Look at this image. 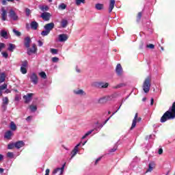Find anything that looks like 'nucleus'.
<instances>
[{"label":"nucleus","mask_w":175,"mask_h":175,"mask_svg":"<svg viewBox=\"0 0 175 175\" xmlns=\"http://www.w3.org/2000/svg\"><path fill=\"white\" fill-rule=\"evenodd\" d=\"M175 118V102L172 105L171 111H167L161 118V122H166L168 120H174Z\"/></svg>","instance_id":"nucleus-1"},{"label":"nucleus","mask_w":175,"mask_h":175,"mask_svg":"<svg viewBox=\"0 0 175 175\" xmlns=\"http://www.w3.org/2000/svg\"><path fill=\"white\" fill-rule=\"evenodd\" d=\"M143 90L144 92L147 94L148 92H150V88H151V78L147 77L143 83Z\"/></svg>","instance_id":"nucleus-2"},{"label":"nucleus","mask_w":175,"mask_h":175,"mask_svg":"<svg viewBox=\"0 0 175 175\" xmlns=\"http://www.w3.org/2000/svg\"><path fill=\"white\" fill-rule=\"evenodd\" d=\"M142 121V118H139L138 113H135L134 119L133 120L132 125L131 127V130L134 129L136 127V123L140 122Z\"/></svg>","instance_id":"nucleus-3"},{"label":"nucleus","mask_w":175,"mask_h":175,"mask_svg":"<svg viewBox=\"0 0 175 175\" xmlns=\"http://www.w3.org/2000/svg\"><path fill=\"white\" fill-rule=\"evenodd\" d=\"M9 17L12 18V20H14V21H17L18 20V16H17V14L13 10H10Z\"/></svg>","instance_id":"nucleus-4"},{"label":"nucleus","mask_w":175,"mask_h":175,"mask_svg":"<svg viewBox=\"0 0 175 175\" xmlns=\"http://www.w3.org/2000/svg\"><path fill=\"white\" fill-rule=\"evenodd\" d=\"M36 51H38V48H36V44H33L32 48H28L27 54L28 55H31V54H36Z\"/></svg>","instance_id":"nucleus-5"},{"label":"nucleus","mask_w":175,"mask_h":175,"mask_svg":"<svg viewBox=\"0 0 175 175\" xmlns=\"http://www.w3.org/2000/svg\"><path fill=\"white\" fill-rule=\"evenodd\" d=\"M81 145V143H79L77 146H75V147L71 152V159L73 158L74 157H76V155L77 154V152H79V147H80Z\"/></svg>","instance_id":"nucleus-6"},{"label":"nucleus","mask_w":175,"mask_h":175,"mask_svg":"<svg viewBox=\"0 0 175 175\" xmlns=\"http://www.w3.org/2000/svg\"><path fill=\"white\" fill-rule=\"evenodd\" d=\"M8 18V10L5 8H1V20L3 21H6Z\"/></svg>","instance_id":"nucleus-7"},{"label":"nucleus","mask_w":175,"mask_h":175,"mask_svg":"<svg viewBox=\"0 0 175 175\" xmlns=\"http://www.w3.org/2000/svg\"><path fill=\"white\" fill-rule=\"evenodd\" d=\"M69 36H68L67 34H65V33L59 34L58 36V40L59 42H66Z\"/></svg>","instance_id":"nucleus-8"},{"label":"nucleus","mask_w":175,"mask_h":175,"mask_svg":"<svg viewBox=\"0 0 175 175\" xmlns=\"http://www.w3.org/2000/svg\"><path fill=\"white\" fill-rule=\"evenodd\" d=\"M65 169V163L62 165V167L61 168L58 167L55 169L52 174H56L58 173V172H59V175H62L64 174V170Z\"/></svg>","instance_id":"nucleus-9"},{"label":"nucleus","mask_w":175,"mask_h":175,"mask_svg":"<svg viewBox=\"0 0 175 175\" xmlns=\"http://www.w3.org/2000/svg\"><path fill=\"white\" fill-rule=\"evenodd\" d=\"M116 72L118 76H122L124 73V71L122 70V66H121V64H118L116 68Z\"/></svg>","instance_id":"nucleus-10"},{"label":"nucleus","mask_w":175,"mask_h":175,"mask_svg":"<svg viewBox=\"0 0 175 175\" xmlns=\"http://www.w3.org/2000/svg\"><path fill=\"white\" fill-rule=\"evenodd\" d=\"M32 96H33V94H32V93L27 94V95H25L23 96V99H25V103H29V102H31V100L32 99Z\"/></svg>","instance_id":"nucleus-11"},{"label":"nucleus","mask_w":175,"mask_h":175,"mask_svg":"<svg viewBox=\"0 0 175 175\" xmlns=\"http://www.w3.org/2000/svg\"><path fill=\"white\" fill-rule=\"evenodd\" d=\"M41 17L45 21H49V20H50V18L51 17V14H50V13H49V12H43L41 14Z\"/></svg>","instance_id":"nucleus-12"},{"label":"nucleus","mask_w":175,"mask_h":175,"mask_svg":"<svg viewBox=\"0 0 175 175\" xmlns=\"http://www.w3.org/2000/svg\"><path fill=\"white\" fill-rule=\"evenodd\" d=\"M31 81L34 83L35 85L38 84V75L35 73H32L30 76Z\"/></svg>","instance_id":"nucleus-13"},{"label":"nucleus","mask_w":175,"mask_h":175,"mask_svg":"<svg viewBox=\"0 0 175 175\" xmlns=\"http://www.w3.org/2000/svg\"><path fill=\"white\" fill-rule=\"evenodd\" d=\"M154 169H155V163L154 161H152L148 165V168L146 170V173L152 172Z\"/></svg>","instance_id":"nucleus-14"},{"label":"nucleus","mask_w":175,"mask_h":175,"mask_svg":"<svg viewBox=\"0 0 175 175\" xmlns=\"http://www.w3.org/2000/svg\"><path fill=\"white\" fill-rule=\"evenodd\" d=\"M44 28L45 30L49 31L50 32L54 28V23H48L44 25Z\"/></svg>","instance_id":"nucleus-15"},{"label":"nucleus","mask_w":175,"mask_h":175,"mask_svg":"<svg viewBox=\"0 0 175 175\" xmlns=\"http://www.w3.org/2000/svg\"><path fill=\"white\" fill-rule=\"evenodd\" d=\"M97 87H98V88H107L109 87V83L98 82Z\"/></svg>","instance_id":"nucleus-16"},{"label":"nucleus","mask_w":175,"mask_h":175,"mask_svg":"<svg viewBox=\"0 0 175 175\" xmlns=\"http://www.w3.org/2000/svg\"><path fill=\"white\" fill-rule=\"evenodd\" d=\"M115 5H116V0H110L109 7V13H111V12H113V10L114 9Z\"/></svg>","instance_id":"nucleus-17"},{"label":"nucleus","mask_w":175,"mask_h":175,"mask_svg":"<svg viewBox=\"0 0 175 175\" xmlns=\"http://www.w3.org/2000/svg\"><path fill=\"white\" fill-rule=\"evenodd\" d=\"M74 93L76 95H81L82 96H85V95H87V93H85V92H84L83 90H74Z\"/></svg>","instance_id":"nucleus-18"},{"label":"nucleus","mask_w":175,"mask_h":175,"mask_svg":"<svg viewBox=\"0 0 175 175\" xmlns=\"http://www.w3.org/2000/svg\"><path fill=\"white\" fill-rule=\"evenodd\" d=\"M31 38L29 37H26L25 38V46L27 49H29V46L31 44Z\"/></svg>","instance_id":"nucleus-19"},{"label":"nucleus","mask_w":175,"mask_h":175,"mask_svg":"<svg viewBox=\"0 0 175 175\" xmlns=\"http://www.w3.org/2000/svg\"><path fill=\"white\" fill-rule=\"evenodd\" d=\"M30 26L31 29L36 31V29H38V27H39V24H38L36 21H32L30 24Z\"/></svg>","instance_id":"nucleus-20"},{"label":"nucleus","mask_w":175,"mask_h":175,"mask_svg":"<svg viewBox=\"0 0 175 175\" xmlns=\"http://www.w3.org/2000/svg\"><path fill=\"white\" fill-rule=\"evenodd\" d=\"M24 142L23 141H19V142H17L14 144V146L16 147V148H21V147H24Z\"/></svg>","instance_id":"nucleus-21"},{"label":"nucleus","mask_w":175,"mask_h":175,"mask_svg":"<svg viewBox=\"0 0 175 175\" xmlns=\"http://www.w3.org/2000/svg\"><path fill=\"white\" fill-rule=\"evenodd\" d=\"M109 100V96H104L98 99V103H106Z\"/></svg>","instance_id":"nucleus-22"},{"label":"nucleus","mask_w":175,"mask_h":175,"mask_svg":"<svg viewBox=\"0 0 175 175\" xmlns=\"http://www.w3.org/2000/svg\"><path fill=\"white\" fill-rule=\"evenodd\" d=\"M60 24L62 28H66V27H68V20L66 19L62 20Z\"/></svg>","instance_id":"nucleus-23"},{"label":"nucleus","mask_w":175,"mask_h":175,"mask_svg":"<svg viewBox=\"0 0 175 175\" xmlns=\"http://www.w3.org/2000/svg\"><path fill=\"white\" fill-rule=\"evenodd\" d=\"M104 8H105V5L101 3H97L95 5V8L96 9V10H103Z\"/></svg>","instance_id":"nucleus-24"},{"label":"nucleus","mask_w":175,"mask_h":175,"mask_svg":"<svg viewBox=\"0 0 175 175\" xmlns=\"http://www.w3.org/2000/svg\"><path fill=\"white\" fill-rule=\"evenodd\" d=\"M0 35L2 38H4V39H8V31L5 30H1L0 32Z\"/></svg>","instance_id":"nucleus-25"},{"label":"nucleus","mask_w":175,"mask_h":175,"mask_svg":"<svg viewBox=\"0 0 175 175\" xmlns=\"http://www.w3.org/2000/svg\"><path fill=\"white\" fill-rule=\"evenodd\" d=\"M9 104V98L8 97H4L3 98V107H6Z\"/></svg>","instance_id":"nucleus-26"},{"label":"nucleus","mask_w":175,"mask_h":175,"mask_svg":"<svg viewBox=\"0 0 175 175\" xmlns=\"http://www.w3.org/2000/svg\"><path fill=\"white\" fill-rule=\"evenodd\" d=\"M13 136V133L11 131H8L5 134V139H10Z\"/></svg>","instance_id":"nucleus-27"},{"label":"nucleus","mask_w":175,"mask_h":175,"mask_svg":"<svg viewBox=\"0 0 175 175\" xmlns=\"http://www.w3.org/2000/svg\"><path fill=\"white\" fill-rule=\"evenodd\" d=\"M8 88V85H6L5 83H4L2 85H0V96H2V91H3V90H6Z\"/></svg>","instance_id":"nucleus-28"},{"label":"nucleus","mask_w":175,"mask_h":175,"mask_svg":"<svg viewBox=\"0 0 175 175\" xmlns=\"http://www.w3.org/2000/svg\"><path fill=\"white\" fill-rule=\"evenodd\" d=\"M6 79V75H5V73H1L0 75V84L5 82V80Z\"/></svg>","instance_id":"nucleus-29"},{"label":"nucleus","mask_w":175,"mask_h":175,"mask_svg":"<svg viewBox=\"0 0 175 175\" xmlns=\"http://www.w3.org/2000/svg\"><path fill=\"white\" fill-rule=\"evenodd\" d=\"M59 10H65L66 9V4L62 3L58 6Z\"/></svg>","instance_id":"nucleus-30"},{"label":"nucleus","mask_w":175,"mask_h":175,"mask_svg":"<svg viewBox=\"0 0 175 175\" xmlns=\"http://www.w3.org/2000/svg\"><path fill=\"white\" fill-rule=\"evenodd\" d=\"M14 49H16V45H14L13 44H9V46H8V51L13 52Z\"/></svg>","instance_id":"nucleus-31"},{"label":"nucleus","mask_w":175,"mask_h":175,"mask_svg":"<svg viewBox=\"0 0 175 175\" xmlns=\"http://www.w3.org/2000/svg\"><path fill=\"white\" fill-rule=\"evenodd\" d=\"M10 128L12 131H16L17 126H16V124H14L13 122H11Z\"/></svg>","instance_id":"nucleus-32"},{"label":"nucleus","mask_w":175,"mask_h":175,"mask_svg":"<svg viewBox=\"0 0 175 175\" xmlns=\"http://www.w3.org/2000/svg\"><path fill=\"white\" fill-rule=\"evenodd\" d=\"M77 6H80L81 3H85V0H75Z\"/></svg>","instance_id":"nucleus-33"},{"label":"nucleus","mask_w":175,"mask_h":175,"mask_svg":"<svg viewBox=\"0 0 175 175\" xmlns=\"http://www.w3.org/2000/svg\"><path fill=\"white\" fill-rule=\"evenodd\" d=\"M12 32H14L16 36H21V32L18 31V30L13 29Z\"/></svg>","instance_id":"nucleus-34"},{"label":"nucleus","mask_w":175,"mask_h":175,"mask_svg":"<svg viewBox=\"0 0 175 175\" xmlns=\"http://www.w3.org/2000/svg\"><path fill=\"white\" fill-rule=\"evenodd\" d=\"M39 76L42 78V79H47V75H46V72H41L39 73Z\"/></svg>","instance_id":"nucleus-35"},{"label":"nucleus","mask_w":175,"mask_h":175,"mask_svg":"<svg viewBox=\"0 0 175 175\" xmlns=\"http://www.w3.org/2000/svg\"><path fill=\"white\" fill-rule=\"evenodd\" d=\"M29 109H30L31 111H33V112H35V111H36V110H38L36 105H30Z\"/></svg>","instance_id":"nucleus-36"},{"label":"nucleus","mask_w":175,"mask_h":175,"mask_svg":"<svg viewBox=\"0 0 175 175\" xmlns=\"http://www.w3.org/2000/svg\"><path fill=\"white\" fill-rule=\"evenodd\" d=\"M28 66V61L25 60L22 62L21 68H26Z\"/></svg>","instance_id":"nucleus-37"},{"label":"nucleus","mask_w":175,"mask_h":175,"mask_svg":"<svg viewBox=\"0 0 175 175\" xmlns=\"http://www.w3.org/2000/svg\"><path fill=\"white\" fill-rule=\"evenodd\" d=\"M49 33H50V31L48 30L42 31L41 32L42 36H47V35H49Z\"/></svg>","instance_id":"nucleus-38"},{"label":"nucleus","mask_w":175,"mask_h":175,"mask_svg":"<svg viewBox=\"0 0 175 175\" xmlns=\"http://www.w3.org/2000/svg\"><path fill=\"white\" fill-rule=\"evenodd\" d=\"M102 128H103V124L98 125L96 128H94V131L99 132V131H100V129H102Z\"/></svg>","instance_id":"nucleus-39"},{"label":"nucleus","mask_w":175,"mask_h":175,"mask_svg":"<svg viewBox=\"0 0 175 175\" xmlns=\"http://www.w3.org/2000/svg\"><path fill=\"white\" fill-rule=\"evenodd\" d=\"M21 72L23 75H26L27 73V68L24 67H21Z\"/></svg>","instance_id":"nucleus-40"},{"label":"nucleus","mask_w":175,"mask_h":175,"mask_svg":"<svg viewBox=\"0 0 175 175\" xmlns=\"http://www.w3.org/2000/svg\"><path fill=\"white\" fill-rule=\"evenodd\" d=\"M7 157H8V158H14V153L9 152L7 153Z\"/></svg>","instance_id":"nucleus-41"},{"label":"nucleus","mask_w":175,"mask_h":175,"mask_svg":"<svg viewBox=\"0 0 175 175\" xmlns=\"http://www.w3.org/2000/svg\"><path fill=\"white\" fill-rule=\"evenodd\" d=\"M50 51L52 54H57L58 53V50L55 49H51Z\"/></svg>","instance_id":"nucleus-42"},{"label":"nucleus","mask_w":175,"mask_h":175,"mask_svg":"<svg viewBox=\"0 0 175 175\" xmlns=\"http://www.w3.org/2000/svg\"><path fill=\"white\" fill-rule=\"evenodd\" d=\"M14 147H15L14 144H8V150H13Z\"/></svg>","instance_id":"nucleus-43"},{"label":"nucleus","mask_w":175,"mask_h":175,"mask_svg":"<svg viewBox=\"0 0 175 175\" xmlns=\"http://www.w3.org/2000/svg\"><path fill=\"white\" fill-rule=\"evenodd\" d=\"M5 47H6V45L2 42H0V52L2 51Z\"/></svg>","instance_id":"nucleus-44"},{"label":"nucleus","mask_w":175,"mask_h":175,"mask_svg":"<svg viewBox=\"0 0 175 175\" xmlns=\"http://www.w3.org/2000/svg\"><path fill=\"white\" fill-rule=\"evenodd\" d=\"M1 55L4 58H8V57H9V54H8L7 52H2Z\"/></svg>","instance_id":"nucleus-45"},{"label":"nucleus","mask_w":175,"mask_h":175,"mask_svg":"<svg viewBox=\"0 0 175 175\" xmlns=\"http://www.w3.org/2000/svg\"><path fill=\"white\" fill-rule=\"evenodd\" d=\"M25 12H26V16H29V14H31V10H29V8H26L25 9Z\"/></svg>","instance_id":"nucleus-46"},{"label":"nucleus","mask_w":175,"mask_h":175,"mask_svg":"<svg viewBox=\"0 0 175 175\" xmlns=\"http://www.w3.org/2000/svg\"><path fill=\"white\" fill-rule=\"evenodd\" d=\"M118 111H116L113 112V113H112V116H111L107 120H105V122H104V125H105V124H106V123L107 122V121H109V120H110V118H111V117H113V116H114V114H116Z\"/></svg>","instance_id":"nucleus-47"},{"label":"nucleus","mask_w":175,"mask_h":175,"mask_svg":"<svg viewBox=\"0 0 175 175\" xmlns=\"http://www.w3.org/2000/svg\"><path fill=\"white\" fill-rule=\"evenodd\" d=\"M52 61L53 62H58V61H59V58L57 57H53L52 58Z\"/></svg>","instance_id":"nucleus-48"},{"label":"nucleus","mask_w":175,"mask_h":175,"mask_svg":"<svg viewBox=\"0 0 175 175\" xmlns=\"http://www.w3.org/2000/svg\"><path fill=\"white\" fill-rule=\"evenodd\" d=\"M146 47H148V49H154L155 46L152 44H148Z\"/></svg>","instance_id":"nucleus-49"},{"label":"nucleus","mask_w":175,"mask_h":175,"mask_svg":"<svg viewBox=\"0 0 175 175\" xmlns=\"http://www.w3.org/2000/svg\"><path fill=\"white\" fill-rule=\"evenodd\" d=\"M94 131H95V130L93 129V130H90V131H88V132L85 133L86 136H90V135H91V133H92L94 132Z\"/></svg>","instance_id":"nucleus-50"},{"label":"nucleus","mask_w":175,"mask_h":175,"mask_svg":"<svg viewBox=\"0 0 175 175\" xmlns=\"http://www.w3.org/2000/svg\"><path fill=\"white\" fill-rule=\"evenodd\" d=\"M41 10L43 12L49 10V7L48 6H44L41 8Z\"/></svg>","instance_id":"nucleus-51"},{"label":"nucleus","mask_w":175,"mask_h":175,"mask_svg":"<svg viewBox=\"0 0 175 175\" xmlns=\"http://www.w3.org/2000/svg\"><path fill=\"white\" fill-rule=\"evenodd\" d=\"M142 18V12H139L137 15V20H140Z\"/></svg>","instance_id":"nucleus-52"},{"label":"nucleus","mask_w":175,"mask_h":175,"mask_svg":"<svg viewBox=\"0 0 175 175\" xmlns=\"http://www.w3.org/2000/svg\"><path fill=\"white\" fill-rule=\"evenodd\" d=\"M8 0H2L1 1V3L2 5H8V2H7Z\"/></svg>","instance_id":"nucleus-53"},{"label":"nucleus","mask_w":175,"mask_h":175,"mask_svg":"<svg viewBox=\"0 0 175 175\" xmlns=\"http://www.w3.org/2000/svg\"><path fill=\"white\" fill-rule=\"evenodd\" d=\"M163 152V150L162 148H160V149L159 150L158 154H159V155H161V154H162Z\"/></svg>","instance_id":"nucleus-54"},{"label":"nucleus","mask_w":175,"mask_h":175,"mask_svg":"<svg viewBox=\"0 0 175 175\" xmlns=\"http://www.w3.org/2000/svg\"><path fill=\"white\" fill-rule=\"evenodd\" d=\"M38 46L40 47H42V46H43V42L42 41H40V40H38Z\"/></svg>","instance_id":"nucleus-55"},{"label":"nucleus","mask_w":175,"mask_h":175,"mask_svg":"<svg viewBox=\"0 0 175 175\" xmlns=\"http://www.w3.org/2000/svg\"><path fill=\"white\" fill-rule=\"evenodd\" d=\"M75 70L77 73H80L81 72V70H80V68H79L78 67L76 68Z\"/></svg>","instance_id":"nucleus-56"},{"label":"nucleus","mask_w":175,"mask_h":175,"mask_svg":"<svg viewBox=\"0 0 175 175\" xmlns=\"http://www.w3.org/2000/svg\"><path fill=\"white\" fill-rule=\"evenodd\" d=\"M31 120H32V116H28V117L26 118V121H31Z\"/></svg>","instance_id":"nucleus-57"},{"label":"nucleus","mask_w":175,"mask_h":175,"mask_svg":"<svg viewBox=\"0 0 175 175\" xmlns=\"http://www.w3.org/2000/svg\"><path fill=\"white\" fill-rule=\"evenodd\" d=\"M99 161H100V158H98L96 160L95 165H98V162H99Z\"/></svg>","instance_id":"nucleus-58"},{"label":"nucleus","mask_w":175,"mask_h":175,"mask_svg":"<svg viewBox=\"0 0 175 175\" xmlns=\"http://www.w3.org/2000/svg\"><path fill=\"white\" fill-rule=\"evenodd\" d=\"M149 137V139H154V137H155V135H149V137Z\"/></svg>","instance_id":"nucleus-59"},{"label":"nucleus","mask_w":175,"mask_h":175,"mask_svg":"<svg viewBox=\"0 0 175 175\" xmlns=\"http://www.w3.org/2000/svg\"><path fill=\"white\" fill-rule=\"evenodd\" d=\"M151 106L154 105V98H151V102H150Z\"/></svg>","instance_id":"nucleus-60"},{"label":"nucleus","mask_w":175,"mask_h":175,"mask_svg":"<svg viewBox=\"0 0 175 175\" xmlns=\"http://www.w3.org/2000/svg\"><path fill=\"white\" fill-rule=\"evenodd\" d=\"M15 100H20V98L18 96H16L15 97Z\"/></svg>","instance_id":"nucleus-61"},{"label":"nucleus","mask_w":175,"mask_h":175,"mask_svg":"<svg viewBox=\"0 0 175 175\" xmlns=\"http://www.w3.org/2000/svg\"><path fill=\"white\" fill-rule=\"evenodd\" d=\"M3 159V155L0 154V161H2Z\"/></svg>","instance_id":"nucleus-62"},{"label":"nucleus","mask_w":175,"mask_h":175,"mask_svg":"<svg viewBox=\"0 0 175 175\" xmlns=\"http://www.w3.org/2000/svg\"><path fill=\"white\" fill-rule=\"evenodd\" d=\"M87 136H88V135H86V134H85L84 136L82 137V139H85V137H87Z\"/></svg>","instance_id":"nucleus-63"},{"label":"nucleus","mask_w":175,"mask_h":175,"mask_svg":"<svg viewBox=\"0 0 175 175\" xmlns=\"http://www.w3.org/2000/svg\"><path fill=\"white\" fill-rule=\"evenodd\" d=\"M3 172V168H0V173H2Z\"/></svg>","instance_id":"nucleus-64"}]
</instances>
